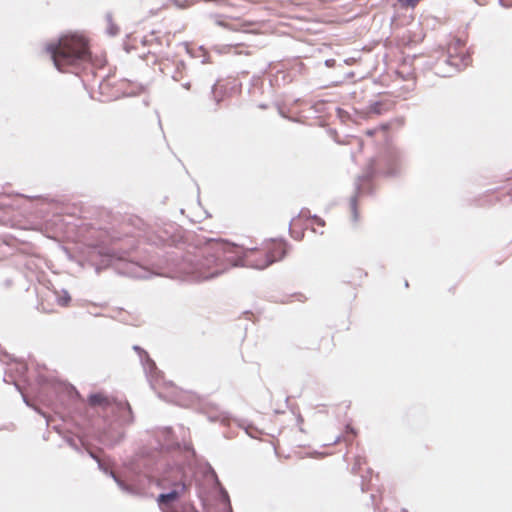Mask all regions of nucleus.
<instances>
[{"label": "nucleus", "instance_id": "obj_1", "mask_svg": "<svg viewBox=\"0 0 512 512\" xmlns=\"http://www.w3.org/2000/svg\"><path fill=\"white\" fill-rule=\"evenodd\" d=\"M147 434L149 447L142 450L136 467L143 470L141 476L148 478L146 486L156 481L166 490L156 498L161 511L177 512L171 508L191 485L189 457L195 451L190 444L181 443L170 426L149 429Z\"/></svg>", "mask_w": 512, "mask_h": 512}, {"label": "nucleus", "instance_id": "obj_2", "mask_svg": "<svg viewBox=\"0 0 512 512\" xmlns=\"http://www.w3.org/2000/svg\"><path fill=\"white\" fill-rule=\"evenodd\" d=\"M91 407L101 408V419L93 430L94 438L103 446L112 448L125 437V427L134 422L130 404L112 401L100 392L88 396Z\"/></svg>", "mask_w": 512, "mask_h": 512}, {"label": "nucleus", "instance_id": "obj_3", "mask_svg": "<svg viewBox=\"0 0 512 512\" xmlns=\"http://www.w3.org/2000/svg\"><path fill=\"white\" fill-rule=\"evenodd\" d=\"M56 68L66 72L71 66H80L91 61L88 41L78 34L62 36L58 42L46 46Z\"/></svg>", "mask_w": 512, "mask_h": 512}, {"label": "nucleus", "instance_id": "obj_4", "mask_svg": "<svg viewBox=\"0 0 512 512\" xmlns=\"http://www.w3.org/2000/svg\"><path fill=\"white\" fill-rule=\"evenodd\" d=\"M36 398L47 406L70 410L81 401L78 390L70 383L57 381L41 373L36 377Z\"/></svg>", "mask_w": 512, "mask_h": 512}, {"label": "nucleus", "instance_id": "obj_5", "mask_svg": "<svg viewBox=\"0 0 512 512\" xmlns=\"http://www.w3.org/2000/svg\"><path fill=\"white\" fill-rule=\"evenodd\" d=\"M88 456L96 461L98 469L110 476L122 491L134 496L144 495L146 483L149 482L146 476H141V473L133 474L124 480L112 470L109 461L102 457V450L90 449Z\"/></svg>", "mask_w": 512, "mask_h": 512}, {"label": "nucleus", "instance_id": "obj_6", "mask_svg": "<svg viewBox=\"0 0 512 512\" xmlns=\"http://www.w3.org/2000/svg\"><path fill=\"white\" fill-rule=\"evenodd\" d=\"M287 253V243L283 240H270L262 250L251 251L246 256L247 263L256 268L264 269L272 263L283 259Z\"/></svg>", "mask_w": 512, "mask_h": 512}, {"label": "nucleus", "instance_id": "obj_7", "mask_svg": "<svg viewBox=\"0 0 512 512\" xmlns=\"http://www.w3.org/2000/svg\"><path fill=\"white\" fill-rule=\"evenodd\" d=\"M448 61L455 67H466L471 62V55L466 47V40L454 37L447 45Z\"/></svg>", "mask_w": 512, "mask_h": 512}, {"label": "nucleus", "instance_id": "obj_8", "mask_svg": "<svg viewBox=\"0 0 512 512\" xmlns=\"http://www.w3.org/2000/svg\"><path fill=\"white\" fill-rule=\"evenodd\" d=\"M133 350L137 353L144 373L150 385L154 387V382H158L162 378L163 373L160 371L155 361L149 356L148 352L139 345H134Z\"/></svg>", "mask_w": 512, "mask_h": 512}, {"label": "nucleus", "instance_id": "obj_9", "mask_svg": "<svg viewBox=\"0 0 512 512\" xmlns=\"http://www.w3.org/2000/svg\"><path fill=\"white\" fill-rule=\"evenodd\" d=\"M203 476L208 481L212 482L214 487L218 490L219 500L224 504V508L221 512H233L228 492L221 485L216 471L209 463L205 465Z\"/></svg>", "mask_w": 512, "mask_h": 512}, {"label": "nucleus", "instance_id": "obj_10", "mask_svg": "<svg viewBox=\"0 0 512 512\" xmlns=\"http://www.w3.org/2000/svg\"><path fill=\"white\" fill-rule=\"evenodd\" d=\"M65 442L79 454H89V450L94 447L82 436L67 435L64 437Z\"/></svg>", "mask_w": 512, "mask_h": 512}, {"label": "nucleus", "instance_id": "obj_11", "mask_svg": "<svg viewBox=\"0 0 512 512\" xmlns=\"http://www.w3.org/2000/svg\"><path fill=\"white\" fill-rule=\"evenodd\" d=\"M0 361L6 365H8L10 362H16V373L19 377L25 378L26 373L28 371V366L23 361H18L15 359L12 355L7 353L6 351H3L0 355Z\"/></svg>", "mask_w": 512, "mask_h": 512}, {"label": "nucleus", "instance_id": "obj_12", "mask_svg": "<svg viewBox=\"0 0 512 512\" xmlns=\"http://www.w3.org/2000/svg\"><path fill=\"white\" fill-rule=\"evenodd\" d=\"M12 383L14 384L15 388L17 391L20 392L21 396H22V399H23V402L28 406V407H33L35 411H37L38 413H40L45 419H46V422L48 423L49 420L46 416V414L40 410H38L37 408H35L33 405H32V402L30 401V399L28 398V396L24 393L23 391V388L22 386L16 381V380H13Z\"/></svg>", "mask_w": 512, "mask_h": 512}, {"label": "nucleus", "instance_id": "obj_13", "mask_svg": "<svg viewBox=\"0 0 512 512\" xmlns=\"http://www.w3.org/2000/svg\"><path fill=\"white\" fill-rule=\"evenodd\" d=\"M357 435L356 429L351 426L350 424H347L345 426V435L344 436H337L333 444L338 443L341 439H343L345 442H351L353 438H355Z\"/></svg>", "mask_w": 512, "mask_h": 512}, {"label": "nucleus", "instance_id": "obj_14", "mask_svg": "<svg viewBox=\"0 0 512 512\" xmlns=\"http://www.w3.org/2000/svg\"><path fill=\"white\" fill-rule=\"evenodd\" d=\"M171 5L176 6L180 9H187L193 5L191 0H168Z\"/></svg>", "mask_w": 512, "mask_h": 512}, {"label": "nucleus", "instance_id": "obj_15", "mask_svg": "<svg viewBox=\"0 0 512 512\" xmlns=\"http://www.w3.org/2000/svg\"><path fill=\"white\" fill-rule=\"evenodd\" d=\"M216 245H217L218 252L221 251L223 253H226V252H232L234 249H236V246L226 243V242L217 243Z\"/></svg>", "mask_w": 512, "mask_h": 512}, {"label": "nucleus", "instance_id": "obj_16", "mask_svg": "<svg viewBox=\"0 0 512 512\" xmlns=\"http://www.w3.org/2000/svg\"><path fill=\"white\" fill-rule=\"evenodd\" d=\"M350 205H351V209H352V213H353V219H354V221L357 222L359 220L357 199L353 198L350 202Z\"/></svg>", "mask_w": 512, "mask_h": 512}, {"label": "nucleus", "instance_id": "obj_17", "mask_svg": "<svg viewBox=\"0 0 512 512\" xmlns=\"http://www.w3.org/2000/svg\"><path fill=\"white\" fill-rule=\"evenodd\" d=\"M240 427H242V425L240 424ZM244 430L246 431V433L252 437V438H256L257 437V433H259V430L254 427L253 425L249 424L247 426H243Z\"/></svg>", "mask_w": 512, "mask_h": 512}, {"label": "nucleus", "instance_id": "obj_18", "mask_svg": "<svg viewBox=\"0 0 512 512\" xmlns=\"http://www.w3.org/2000/svg\"><path fill=\"white\" fill-rule=\"evenodd\" d=\"M402 7H416L420 0H398Z\"/></svg>", "mask_w": 512, "mask_h": 512}, {"label": "nucleus", "instance_id": "obj_19", "mask_svg": "<svg viewBox=\"0 0 512 512\" xmlns=\"http://www.w3.org/2000/svg\"><path fill=\"white\" fill-rule=\"evenodd\" d=\"M291 297H293V299L291 301L304 302L307 299L306 296L303 293H300V292L292 294Z\"/></svg>", "mask_w": 512, "mask_h": 512}, {"label": "nucleus", "instance_id": "obj_20", "mask_svg": "<svg viewBox=\"0 0 512 512\" xmlns=\"http://www.w3.org/2000/svg\"><path fill=\"white\" fill-rule=\"evenodd\" d=\"M181 512H198V510L192 504H184L181 507Z\"/></svg>", "mask_w": 512, "mask_h": 512}, {"label": "nucleus", "instance_id": "obj_21", "mask_svg": "<svg viewBox=\"0 0 512 512\" xmlns=\"http://www.w3.org/2000/svg\"><path fill=\"white\" fill-rule=\"evenodd\" d=\"M70 300H71V297L67 293H65L64 296L59 298V303L62 306H67L69 304Z\"/></svg>", "mask_w": 512, "mask_h": 512}, {"label": "nucleus", "instance_id": "obj_22", "mask_svg": "<svg viewBox=\"0 0 512 512\" xmlns=\"http://www.w3.org/2000/svg\"><path fill=\"white\" fill-rule=\"evenodd\" d=\"M361 463H362V462H361V457H360V456H358V457L356 458V461H355V463H354L353 467H352V472H353V473H356V472H357V470H358V469L360 468V466H361Z\"/></svg>", "mask_w": 512, "mask_h": 512}, {"label": "nucleus", "instance_id": "obj_23", "mask_svg": "<svg viewBox=\"0 0 512 512\" xmlns=\"http://www.w3.org/2000/svg\"><path fill=\"white\" fill-rule=\"evenodd\" d=\"M245 316H246V317H249V316H251V317H257L256 315H254L252 312H249V311H246V312H245Z\"/></svg>", "mask_w": 512, "mask_h": 512}, {"label": "nucleus", "instance_id": "obj_24", "mask_svg": "<svg viewBox=\"0 0 512 512\" xmlns=\"http://www.w3.org/2000/svg\"><path fill=\"white\" fill-rule=\"evenodd\" d=\"M315 220H316L317 223H319L321 225H324V222L321 219H318V218L315 217Z\"/></svg>", "mask_w": 512, "mask_h": 512}, {"label": "nucleus", "instance_id": "obj_25", "mask_svg": "<svg viewBox=\"0 0 512 512\" xmlns=\"http://www.w3.org/2000/svg\"><path fill=\"white\" fill-rule=\"evenodd\" d=\"M361 490L364 492L366 490V486L364 484V481H362V484H361Z\"/></svg>", "mask_w": 512, "mask_h": 512}, {"label": "nucleus", "instance_id": "obj_26", "mask_svg": "<svg viewBox=\"0 0 512 512\" xmlns=\"http://www.w3.org/2000/svg\"><path fill=\"white\" fill-rule=\"evenodd\" d=\"M366 134L369 135V136H372L374 134V132L372 130H367Z\"/></svg>", "mask_w": 512, "mask_h": 512}, {"label": "nucleus", "instance_id": "obj_27", "mask_svg": "<svg viewBox=\"0 0 512 512\" xmlns=\"http://www.w3.org/2000/svg\"><path fill=\"white\" fill-rule=\"evenodd\" d=\"M219 24H220L221 26H224V27H229V26H228L226 23H224V22H219Z\"/></svg>", "mask_w": 512, "mask_h": 512}, {"label": "nucleus", "instance_id": "obj_28", "mask_svg": "<svg viewBox=\"0 0 512 512\" xmlns=\"http://www.w3.org/2000/svg\"><path fill=\"white\" fill-rule=\"evenodd\" d=\"M3 381H4V382H6V383H8V382H9V380L7 379V376H5V377L3 378Z\"/></svg>", "mask_w": 512, "mask_h": 512}, {"label": "nucleus", "instance_id": "obj_29", "mask_svg": "<svg viewBox=\"0 0 512 512\" xmlns=\"http://www.w3.org/2000/svg\"><path fill=\"white\" fill-rule=\"evenodd\" d=\"M302 421H303L302 417H301V416H299V417H298V422H302Z\"/></svg>", "mask_w": 512, "mask_h": 512}, {"label": "nucleus", "instance_id": "obj_30", "mask_svg": "<svg viewBox=\"0 0 512 512\" xmlns=\"http://www.w3.org/2000/svg\"><path fill=\"white\" fill-rule=\"evenodd\" d=\"M374 498H375V495L371 494V499L374 500Z\"/></svg>", "mask_w": 512, "mask_h": 512}]
</instances>
